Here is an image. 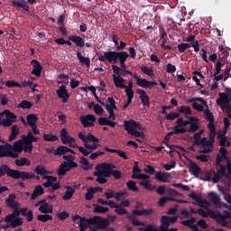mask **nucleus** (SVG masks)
<instances>
[{"label":"nucleus","instance_id":"obj_40","mask_svg":"<svg viewBox=\"0 0 231 231\" xmlns=\"http://www.w3.org/2000/svg\"><path fill=\"white\" fill-rule=\"evenodd\" d=\"M161 223H162V225L160 226V231H167V228H169V226H171L168 216H162L161 218Z\"/></svg>","mask_w":231,"mask_h":231},{"label":"nucleus","instance_id":"obj_8","mask_svg":"<svg viewBox=\"0 0 231 231\" xmlns=\"http://www.w3.org/2000/svg\"><path fill=\"white\" fill-rule=\"evenodd\" d=\"M94 219L97 223L90 224L95 225L94 226L90 227V231L106 230L107 226H109V218H104L102 217H94Z\"/></svg>","mask_w":231,"mask_h":231},{"label":"nucleus","instance_id":"obj_37","mask_svg":"<svg viewBox=\"0 0 231 231\" xmlns=\"http://www.w3.org/2000/svg\"><path fill=\"white\" fill-rule=\"evenodd\" d=\"M26 120H27V125L32 127L33 125H37V122L39 121V117H37V115H35V114H29L26 116Z\"/></svg>","mask_w":231,"mask_h":231},{"label":"nucleus","instance_id":"obj_61","mask_svg":"<svg viewBox=\"0 0 231 231\" xmlns=\"http://www.w3.org/2000/svg\"><path fill=\"white\" fill-rule=\"evenodd\" d=\"M189 197L191 199H194V201L197 202V205L198 203H199L201 201V199H203V197L201 196V194H197L196 192L192 191Z\"/></svg>","mask_w":231,"mask_h":231},{"label":"nucleus","instance_id":"obj_30","mask_svg":"<svg viewBox=\"0 0 231 231\" xmlns=\"http://www.w3.org/2000/svg\"><path fill=\"white\" fill-rule=\"evenodd\" d=\"M5 205L8 208H15L19 207V203L15 201V194H10L9 197L5 199Z\"/></svg>","mask_w":231,"mask_h":231},{"label":"nucleus","instance_id":"obj_6","mask_svg":"<svg viewBox=\"0 0 231 231\" xmlns=\"http://www.w3.org/2000/svg\"><path fill=\"white\" fill-rule=\"evenodd\" d=\"M79 167V164L77 162H75L74 161H69L66 162L64 161L59 167V169L57 170V174L58 176H66V174H68V172H69V171H71V169H75Z\"/></svg>","mask_w":231,"mask_h":231},{"label":"nucleus","instance_id":"obj_42","mask_svg":"<svg viewBox=\"0 0 231 231\" xmlns=\"http://www.w3.org/2000/svg\"><path fill=\"white\" fill-rule=\"evenodd\" d=\"M14 163L17 167H24V165H26V167H30V165H32V162L26 157L15 160Z\"/></svg>","mask_w":231,"mask_h":231},{"label":"nucleus","instance_id":"obj_54","mask_svg":"<svg viewBox=\"0 0 231 231\" xmlns=\"http://www.w3.org/2000/svg\"><path fill=\"white\" fill-rule=\"evenodd\" d=\"M204 132H205L204 130H200L199 132L194 134L193 145H199V143L201 142V134H203Z\"/></svg>","mask_w":231,"mask_h":231},{"label":"nucleus","instance_id":"obj_53","mask_svg":"<svg viewBox=\"0 0 231 231\" xmlns=\"http://www.w3.org/2000/svg\"><path fill=\"white\" fill-rule=\"evenodd\" d=\"M217 138L219 140V145L221 147H226V136H225V134L218 133Z\"/></svg>","mask_w":231,"mask_h":231},{"label":"nucleus","instance_id":"obj_2","mask_svg":"<svg viewBox=\"0 0 231 231\" xmlns=\"http://www.w3.org/2000/svg\"><path fill=\"white\" fill-rule=\"evenodd\" d=\"M127 59H129V53L126 51H104V56H99L98 60L100 62H109L110 64H116V62H127Z\"/></svg>","mask_w":231,"mask_h":231},{"label":"nucleus","instance_id":"obj_14","mask_svg":"<svg viewBox=\"0 0 231 231\" xmlns=\"http://www.w3.org/2000/svg\"><path fill=\"white\" fill-rule=\"evenodd\" d=\"M180 214L181 216H185L188 218L190 217V219L182 220L180 222V225H183V226H190L196 223V217H192V214H190L187 208L181 209Z\"/></svg>","mask_w":231,"mask_h":231},{"label":"nucleus","instance_id":"obj_48","mask_svg":"<svg viewBox=\"0 0 231 231\" xmlns=\"http://www.w3.org/2000/svg\"><path fill=\"white\" fill-rule=\"evenodd\" d=\"M140 69L143 73H144V75H148V77H154V71L152 70V68L142 66Z\"/></svg>","mask_w":231,"mask_h":231},{"label":"nucleus","instance_id":"obj_11","mask_svg":"<svg viewBox=\"0 0 231 231\" xmlns=\"http://www.w3.org/2000/svg\"><path fill=\"white\" fill-rule=\"evenodd\" d=\"M105 168L106 166L104 163H99L96 166L97 171L94 172V176L97 177L96 179V181H97V183H100V185H104L107 181V179H106V177L104 174Z\"/></svg>","mask_w":231,"mask_h":231},{"label":"nucleus","instance_id":"obj_44","mask_svg":"<svg viewBox=\"0 0 231 231\" xmlns=\"http://www.w3.org/2000/svg\"><path fill=\"white\" fill-rule=\"evenodd\" d=\"M44 215H38L37 220L41 221L42 223H48V221H51L53 217L51 215H48L47 213H43Z\"/></svg>","mask_w":231,"mask_h":231},{"label":"nucleus","instance_id":"obj_3","mask_svg":"<svg viewBox=\"0 0 231 231\" xmlns=\"http://www.w3.org/2000/svg\"><path fill=\"white\" fill-rule=\"evenodd\" d=\"M216 141V131L209 130L208 138L203 137L200 139L198 147H200L201 150L199 151V154H208L212 152L214 149V142Z\"/></svg>","mask_w":231,"mask_h":231},{"label":"nucleus","instance_id":"obj_27","mask_svg":"<svg viewBox=\"0 0 231 231\" xmlns=\"http://www.w3.org/2000/svg\"><path fill=\"white\" fill-rule=\"evenodd\" d=\"M189 172L195 176V178H198L201 173V168H199V166H198V164L192 161H189Z\"/></svg>","mask_w":231,"mask_h":231},{"label":"nucleus","instance_id":"obj_21","mask_svg":"<svg viewBox=\"0 0 231 231\" xmlns=\"http://www.w3.org/2000/svg\"><path fill=\"white\" fill-rule=\"evenodd\" d=\"M137 86L144 89H151L152 86H158V83L156 81H149L146 79H137Z\"/></svg>","mask_w":231,"mask_h":231},{"label":"nucleus","instance_id":"obj_64","mask_svg":"<svg viewBox=\"0 0 231 231\" xmlns=\"http://www.w3.org/2000/svg\"><path fill=\"white\" fill-rule=\"evenodd\" d=\"M165 118L166 120H176V118H180V114L177 112H171L165 116Z\"/></svg>","mask_w":231,"mask_h":231},{"label":"nucleus","instance_id":"obj_62","mask_svg":"<svg viewBox=\"0 0 231 231\" xmlns=\"http://www.w3.org/2000/svg\"><path fill=\"white\" fill-rule=\"evenodd\" d=\"M179 113L182 115H192V110L187 106H181L179 109Z\"/></svg>","mask_w":231,"mask_h":231},{"label":"nucleus","instance_id":"obj_47","mask_svg":"<svg viewBox=\"0 0 231 231\" xmlns=\"http://www.w3.org/2000/svg\"><path fill=\"white\" fill-rule=\"evenodd\" d=\"M140 185L143 187L146 190H150V192H152L156 190V186H152L149 180L142 181L140 182Z\"/></svg>","mask_w":231,"mask_h":231},{"label":"nucleus","instance_id":"obj_36","mask_svg":"<svg viewBox=\"0 0 231 231\" xmlns=\"http://www.w3.org/2000/svg\"><path fill=\"white\" fill-rule=\"evenodd\" d=\"M134 216H152V214H154V209L148 208V209H134L133 210Z\"/></svg>","mask_w":231,"mask_h":231},{"label":"nucleus","instance_id":"obj_38","mask_svg":"<svg viewBox=\"0 0 231 231\" xmlns=\"http://www.w3.org/2000/svg\"><path fill=\"white\" fill-rule=\"evenodd\" d=\"M71 151L68 146L60 145L54 152V156H62V154H66V152H69Z\"/></svg>","mask_w":231,"mask_h":231},{"label":"nucleus","instance_id":"obj_60","mask_svg":"<svg viewBox=\"0 0 231 231\" xmlns=\"http://www.w3.org/2000/svg\"><path fill=\"white\" fill-rule=\"evenodd\" d=\"M54 183H57V177L51 176V178L43 183V187H45V189H50Z\"/></svg>","mask_w":231,"mask_h":231},{"label":"nucleus","instance_id":"obj_19","mask_svg":"<svg viewBox=\"0 0 231 231\" xmlns=\"http://www.w3.org/2000/svg\"><path fill=\"white\" fill-rule=\"evenodd\" d=\"M136 93L140 95V100L144 107H150L151 106V98L147 95V92L145 90L137 88Z\"/></svg>","mask_w":231,"mask_h":231},{"label":"nucleus","instance_id":"obj_13","mask_svg":"<svg viewBox=\"0 0 231 231\" xmlns=\"http://www.w3.org/2000/svg\"><path fill=\"white\" fill-rule=\"evenodd\" d=\"M79 121L83 125V127H93L97 121V117L93 115H87L85 116H81L79 117Z\"/></svg>","mask_w":231,"mask_h":231},{"label":"nucleus","instance_id":"obj_9","mask_svg":"<svg viewBox=\"0 0 231 231\" xmlns=\"http://www.w3.org/2000/svg\"><path fill=\"white\" fill-rule=\"evenodd\" d=\"M79 220V231H86V228L89 225L97 223V220L94 217L86 218L85 217H80L79 215H75L72 217V221Z\"/></svg>","mask_w":231,"mask_h":231},{"label":"nucleus","instance_id":"obj_35","mask_svg":"<svg viewBox=\"0 0 231 231\" xmlns=\"http://www.w3.org/2000/svg\"><path fill=\"white\" fill-rule=\"evenodd\" d=\"M39 212H41L42 214H53V207H51L50 204L48 203H43L42 204L39 208H38Z\"/></svg>","mask_w":231,"mask_h":231},{"label":"nucleus","instance_id":"obj_50","mask_svg":"<svg viewBox=\"0 0 231 231\" xmlns=\"http://www.w3.org/2000/svg\"><path fill=\"white\" fill-rule=\"evenodd\" d=\"M43 140L44 142H57L59 141V137L52 134H44Z\"/></svg>","mask_w":231,"mask_h":231},{"label":"nucleus","instance_id":"obj_10","mask_svg":"<svg viewBox=\"0 0 231 231\" xmlns=\"http://www.w3.org/2000/svg\"><path fill=\"white\" fill-rule=\"evenodd\" d=\"M124 127L128 134H131V133L135 131L136 129L138 131H143V126H142V125L139 122H136L133 119L124 121Z\"/></svg>","mask_w":231,"mask_h":231},{"label":"nucleus","instance_id":"obj_18","mask_svg":"<svg viewBox=\"0 0 231 231\" xmlns=\"http://www.w3.org/2000/svg\"><path fill=\"white\" fill-rule=\"evenodd\" d=\"M69 41L74 42V44H76V46H78L79 48H84V46H86L87 48H91V43L86 42L84 39H82V37L80 36L71 35L69 37Z\"/></svg>","mask_w":231,"mask_h":231},{"label":"nucleus","instance_id":"obj_45","mask_svg":"<svg viewBox=\"0 0 231 231\" xmlns=\"http://www.w3.org/2000/svg\"><path fill=\"white\" fill-rule=\"evenodd\" d=\"M187 133L185 128H178V126H174L173 130L167 134L168 136H172V134H183Z\"/></svg>","mask_w":231,"mask_h":231},{"label":"nucleus","instance_id":"obj_16","mask_svg":"<svg viewBox=\"0 0 231 231\" xmlns=\"http://www.w3.org/2000/svg\"><path fill=\"white\" fill-rule=\"evenodd\" d=\"M56 95L59 98L62 99L63 104H67L69 100V93H68V89L65 85H61L59 87V89L56 90Z\"/></svg>","mask_w":231,"mask_h":231},{"label":"nucleus","instance_id":"obj_23","mask_svg":"<svg viewBox=\"0 0 231 231\" xmlns=\"http://www.w3.org/2000/svg\"><path fill=\"white\" fill-rule=\"evenodd\" d=\"M204 115L206 116V120H208V128L209 131H216V125H214V115H212L210 110H206L204 112Z\"/></svg>","mask_w":231,"mask_h":231},{"label":"nucleus","instance_id":"obj_56","mask_svg":"<svg viewBox=\"0 0 231 231\" xmlns=\"http://www.w3.org/2000/svg\"><path fill=\"white\" fill-rule=\"evenodd\" d=\"M14 124H15L14 120L4 119L3 121H1V117H0V125H3V127H12Z\"/></svg>","mask_w":231,"mask_h":231},{"label":"nucleus","instance_id":"obj_22","mask_svg":"<svg viewBox=\"0 0 231 231\" xmlns=\"http://www.w3.org/2000/svg\"><path fill=\"white\" fill-rule=\"evenodd\" d=\"M32 66V74L35 75V77H41V73H42V67L41 66V62L37 60H32L31 61Z\"/></svg>","mask_w":231,"mask_h":231},{"label":"nucleus","instance_id":"obj_43","mask_svg":"<svg viewBox=\"0 0 231 231\" xmlns=\"http://www.w3.org/2000/svg\"><path fill=\"white\" fill-rule=\"evenodd\" d=\"M94 210L96 214H106V212H109V208L102 207L100 205H94Z\"/></svg>","mask_w":231,"mask_h":231},{"label":"nucleus","instance_id":"obj_55","mask_svg":"<svg viewBox=\"0 0 231 231\" xmlns=\"http://www.w3.org/2000/svg\"><path fill=\"white\" fill-rule=\"evenodd\" d=\"M115 213L117 214V216H127V214H129L127 209H125V208H123L121 205H119L117 208L115 209Z\"/></svg>","mask_w":231,"mask_h":231},{"label":"nucleus","instance_id":"obj_34","mask_svg":"<svg viewBox=\"0 0 231 231\" xmlns=\"http://www.w3.org/2000/svg\"><path fill=\"white\" fill-rule=\"evenodd\" d=\"M42 194H44V188H42L41 185L36 186L31 194L32 201L37 199V198L39 196H42Z\"/></svg>","mask_w":231,"mask_h":231},{"label":"nucleus","instance_id":"obj_58","mask_svg":"<svg viewBox=\"0 0 231 231\" xmlns=\"http://www.w3.org/2000/svg\"><path fill=\"white\" fill-rule=\"evenodd\" d=\"M93 198H95V191H93L92 188H88L87 189V193L85 195V199L87 201H91V199H93Z\"/></svg>","mask_w":231,"mask_h":231},{"label":"nucleus","instance_id":"obj_17","mask_svg":"<svg viewBox=\"0 0 231 231\" xmlns=\"http://www.w3.org/2000/svg\"><path fill=\"white\" fill-rule=\"evenodd\" d=\"M78 137L79 140L83 142V143H88V142H93L94 143H98L100 142V139L95 137L93 134L88 133L87 135H84V133L79 132Z\"/></svg>","mask_w":231,"mask_h":231},{"label":"nucleus","instance_id":"obj_12","mask_svg":"<svg viewBox=\"0 0 231 231\" xmlns=\"http://www.w3.org/2000/svg\"><path fill=\"white\" fill-rule=\"evenodd\" d=\"M10 143L0 144V158H18L19 153H14L10 150Z\"/></svg>","mask_w":231,"mask_h":231},{"label":"nucleus","instance_id":"obj_63","mask_svg":"<svg viewBox=\"0 0 231 231\" xmlns=\"http://www.w3.org/2000/svg\"><path fill=\"white\" fill-rule=\"evenodd\" d=\"M195 158L196 160H199V162H201L202 163H207L210 160L209 155L205 154L196 155Z\"/></svg>","mask_w":231,"mask_h":231},{"label":"nucleus","instance_id":"obj_1","mask_svg":"<svg viewBox=\"0 0 231 231\" xmlns=\"http://www.w3.org/2000/svg\"><path fill=\"white\" fill-rule=\"evenodd\" d=\"M6 174L9 178L13 180H22V181H26L30 178H33V174L28 173L24 171L14 170L9 168L6 164H2L0 166V178H3Z\"/></svg>","mask_w":231,"mask_h":231},{"label":"nucleus","instance_id":"obj_33","mask_svg":"<svg viewBox=\"0 0 231 231\" xmlns=\"http://www.w3.org/2000/svg\"><path fill=\"white\" fill-rule=\"evenodd\" d=\"M76 55L81 66H87V68H89V66H91V60H89V58L88 57L82 56V53L79 51H77Z\"/></svg>","mask_w":231,"mask_h":231},{"label":"nucleus","instance_id":"obj_51","mask_svg":"<svg viewBox=\"0 0 231 231\" xmlns=\"http://www.w3.org/2000/svg\"><path fill=\"white\" fill-rule=\"evenodd\" d=\"M18 107L21 109H32L33 107V103L28 100H23L19 105Z\"/></svg>","mask_w":231,"mask_h":231},{"label":"nucleus","instance_id":"obj_46","mask_svg":"<svg viewBox=\"0 0 231 231\" xmlns=\"http://www.w3.org/2000/svg\"><path fill=\"white\" fill-rule=\"evenodd\" d=\"M176 124L177 125H175V127H178V129H185L187 125H189V120L183 121V117L177 119Z\"/></svg>","mask_w":231,"mask_h":231},{"label":"nucleus","instance_id":"obj_24","mask_svg":"<svg viewBox=\"0 0 231 231\" xmlns=\"http://www.w3.org/2000/svg\"><path fill=\"white\" fill-rule=\"evenodd\" d=\"M112 69L115 75H118V77H127V75L133 76V72L124 69L116 65H112Z\"/></svg>","mask_w":231,"mask_h":231},{"label":"nucleus","instance_id":"obj_57","mask_svg":"<svg viewBox=\"0 0 231 231\" xmlns=\"http://www.w3.org/2000/svg\"><path fill=\"white\" fill-rule=\"evenodd\" d=\"M126 187L129 190H133V192H138V187H136V182L134 180H129L126 182Z\"/></svg>","mask_w":231,"mask_h":231},{"label":"nucleus","instance_id":"obj_26","mask_svg":"<svg viewBox=\"0 0 231 231\" xmlns=\"http://www.w3.org/2000/svg\"><path fill=\"white\" fill-rule=\"evenodd\" d=\"M170 178H171V173H168V172L158 171L155 174V180H157V181H162V183H169Z\"/></svg>","mask_w":231,"mask_h":231},{"label":"nucleus","instance_id":"obj_7","mask_svg":"<svg viewBox=\"0 0 231 231\" xmlns=\"http://www.w3.org/2000/svg\"><path fill=\"white\" fill-rule=\"evenodd\" d=\"M30 5H37V0H12L14 8H22L23 12H30Z\"/></svg>","mask_w":231,"mask_h":231},{"label":"nucleus","instance_id":"obj_28","mask_svg":"<svg viewBox=\"0 0 231 231\" xmlns=\"http://www.w3.org/2000/svg\"><path fill=\"white\" fill-rule=\"evenodd\" d=\"M217 173L214 170H209L205 174V181H213V183H219L221 180H216Z\"/></svg>","mask_w":231,"mask_h":231},{"label":"nucleus","instance_id":"obj_59","mask_svg":"<svg viewBox=\"0 0 231 231\" xmlns=\"http://www.w3.org/2000/svg\"><path fill=\"white\" fill-rule=\"evenodd\" d=\"M4 115H5V119L7 120H14V122H17V116L15 114L10 112V110H5Z\"/></svg>","mask_w":231,"mask_h":231},{"label":"nucleus","instance_id":"obj_20","mask_svg":"<svg viewBox=\"0 0 231 231\" xmlns=\"http://www.w3.org/2000/svg\"><path fill=\"white\" fill-rule=\"evenodd\" d=\"M211 219H216L218 225H222V226H226V220L225 218V215L220 214L219 212L216 211H209Z\"/></svg>","mask_w":231,"mask_h":231},{"label":"nucleus","instance_id":"obj_31","mask_svg":"<svg viewBox=\"0 0 231 231\" xmlns=\"http://www.w3.org/2000/svg\"><path fill=\"white\" fill-rule=\"evenodd\" d=\"M112 78L116 88H121V89H125V88H127V86L124 84L125 82V79H124V78L116 76V74H113Z\"/></svg>","mask_w":231,"mask_h":231},{"label":"nucleus","instance_id":"obj_52","mask_svg":"<svg viewBox=\"0 0 231 231\" xmlns=\"http://www.w3.org/2000/svg\"><path fill=\"white\" fill-rule=\"evenodd\" d=\"M34 172H36L40 176H44L45 174H48V171L46 170V167L42 165H37L34 169Z\"/></svg>","mask_w":231,"mask_h":231},{"label":"nucleus","instance_id":"obj_41","mask_svg":"<svg viewBox=\"0 0 231 231\" xmlns=\"http://www.w3.org/2000/svg\"><path fill=\"white\" fill-rule=\"evenodd\" d=\"M17 136H19V125H14L11 127V135L9 136V142H14V140H15Z\"/></svg>","mask_w":231,"mask_h":231},{"label":"nucleus","instance_id":"obj_32","mask_svg":"<svg viewBox=\"0 0 231 231\" xmlns=\"http://www.w3.org/2000/svg\"><path fill=\"white\" fill-rule=\"evenodd\" d=\"M20 212L23 217H26L28 223H32L33 221V212L32 210H29L27 208H22Z\"/></svg>","mask_w":231,"mask_h":231},{"label":"nucleus","instance_id":"obj_15","mask_svg":"<svg viewBox=\"0 0 231 231\" xmlns=\"http://www.w3.org/2000/svg\"><path fill=\"white\" fill-rule=\"evenodd\" d=\"M9 149H10L11 152L16 153L19 156V153L23 152V151H24L23 135L22 136V139L15 142L14 143V145L10 144Z\"/></svg>","mask_w":231,"mask_h":231},{"label":"nucleus","instance_id":"obj_4","mask_svg":"<svg viewBox=\"0 0 231 231\" xmlns=\"http://www.w3.org/2000/svg\"><path fill=\"white\" fill-rule=\"evenodd\" d=\"M33 142L37 143L39 137L34 136L32 131L27 133V135H23V152H30L33 151Z\"/></svg>","mask_w":231,"mask_h":231},{"label":"nucleus","instance_id":"obj_5","mask_svg":"<svg viewBox=\"0 0 231 231\" xmlns=\"http://www.w3.org/2000/svg\"><path fill=\"white\" fill-rule=\"evenodd\" d=\"M104 165L105 169L103 174L106 175V178H111V176H113V178L116 180H122V171L118 170H113L116 169V166H115V164L105 162Z\"/></svg>","mask_w":231,"mask_h":231},{"label":"nucleus","instance_id":"obj_49","mask_svg":"<svg viewBox=\"0 0 231 231\" xmlns=\"http://www.w3.org/2000/svg\"><path fill=\"white\" fill-rule=\"evenodd\" d=\"M128 219H131L132 221V225H134V226H143V222L136 219L134 217V214H130L127 216Z\"/></svg>","mask_w":231,"mask_h":231},{"label":"nucleus","instance_id":"obj_39","mask_svg":"<svg viewBox=\"0 0 231 231\" xmlns=\"http://www.w3.org/2000/svg\"><path fill=\"white\" fill-rule=\"evenodd\" d=\"M65 189H67L64 193V195L62 196V199H64V201H68V199H70L73 198V195L75 194V190L73 189V188L71 186H66Z\"/></svg>","mask_w":231,"mask_h":231},{"label":"nucleus","instance_id":"obj_25","mask_svg":"<svg viewBox=\"0 0 231 231\" xmlns=\"http://www.w3.org/2000/svg\"><path fill=\"white\" fill-rule=\"evenodd\" d=\"M161 48H162V50H172V46L169 43L167 44V42H169V39L167 38V32L163 30L161 31Z\"/></svg>","mask_w":231,"mask_h":231},{"label":"nucleus","instance_id":"obj_29","mask_svg":"<svg viewBox=\"0 0 231 231\" xmlns=\"http://www.w3.org/2000/svg\"><path fill=\"white\" fill-rule=\"evenodd\" d=\"M215 167L217 169V175L215 180H221V178L225 177L226 172V166H225V164H215Z\"/></svg>","mask_w":231,"mask_h":231}]
</instances>
